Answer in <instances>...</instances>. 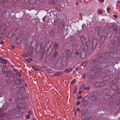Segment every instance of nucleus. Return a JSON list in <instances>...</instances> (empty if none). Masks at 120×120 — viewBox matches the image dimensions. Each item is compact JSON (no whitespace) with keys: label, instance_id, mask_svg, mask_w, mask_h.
<instances>
[{"label":"nucleus","instance_id":"1","mask_svg":"<svg viewBox=\"0 0 120 120\" xmlns=\"http://www.w3.org/2000/svg\"><path fill=\"white\" fill-rule=\"evenodd\" d=\"M97 55L98 56L97 57V58L94 61L91 60L90 61V63L94 65H96V66H97V65H98V61H99H99L101 60V58L102 57H104L105 56H107L104 53H102L100 54H98ZM99 66L96 67V66H94L91 68V70L92 71H94L96 70H97V71L98 70H100L101 68H99Z\"/></svg>","mask_w":120,"mask_h":120},{"label":"nucleus","instance_id":"2","mask_svg":"<svg viewBox=\"0 0 120 120\" xmlns=\"http://www.w3.org/2000/svg\"><path fill=\"white\" fill-rule=\"evenodd\" d=\"M97 39L96 38H94L92 41H88V44L87 46V48L88 50H89L88 52L89 53H90L91 52L89 51V50L91 51L93 49L94 45L95 47L97 43Z\"/></svg>","mask_w":120,"mask_h":120},{"label":"nucleus","instance_id":"3","mask_svg":"<svg viewBox=\"0 0 120 120\" xmlns=\"http://www.w3.org/2000/svg\"><path fill=\"white\" fill-rule=\"evenodd\" d=\"M80 55L81 58L82 59L84 58L86 55V52L85 50L84 49L82 50L81 52Z\"/></svg>","mask_w":120,"mask_h":120},{"label":"nucleus","instance_id":"4","mask_svg":"<svg viewBox=\"0 0 120 120\" xmlns=\"http://www.w3.org/2000/svg\"><path fill=\"white\" fill-rule=\"evenodd\" d=\"M105 84V83L104 82H98L94 83V85L96 87H100L104 86Z\"/></svg>","mask_w":120,"mask_h":120},{"label":"nucleus","instance_id":"5","mask_svg":"<svg viewBox=\"0 0 120 120\" xmlns=\"http://www.w3.org/2000/svg\"><path fill=\"white\" fill-rule=\"evenodd\" d=\"M58 1L61 2L62 1V0H56ZM48 3L49 4H51L53 5H54L56 4V2L55 0H49L48 1Z\"/></svg>","mask_w":120,"mask_h":120},{"label":"nucleus","instance_id":"6","mask_svg":"<svg viewBox=\"0 0 120 120\" xmlns=\"http://www.w3.org/2000/svg\"><path fill=\"white\" fill-rule=\"evenodd\" d=\"M26 106V104L24 103H22L21 104H19L16 106V107L18 108H24Z\"/></svg>","mask_w":120,"mask_h":120},{"label":"nucleus","instance_id":"7","mask_svg":"<svg viewBox=\"0 0 120 120\" xmlns=\"http://www.w3.org/2000/svg\"><path fill=\"white\" fill-rule=\"evenodd\" d=\"M105 40V37L103 35L101 36L100 38L99 43L101 44H103Z\"/></svg>","mask_w":120,"mask_h":120},{"label":"nucleus","instance_id":"8","mask_svg":"<svg viewBox=\"0 0 120 120\" xmlns=\"http://www.w3.org/2000/svg\"><path fill=\"white\" fill-rule=\"evenodd\" d=\"M106 75V73L105 72H103L102 73L101 75V76H100V77L101 78H103V77H104L103 80H104L105 81H106L108 79H105V77H108L109 76V75L107 76L106 77H105V75Z\"/></svg>","mask_w":120,"mask_h":120},{"label":"nucleus","instance_id":"9","mask_svg":"<svg viewBox=\"0 0 120 120\" xmlns=\"http://www.w3.org/2000/svg\"><path fill=\"white\" fill-rule=\"evenodd\" d=\"M78 43H75L73 45L72 49L74 51L76 50L78 47Z\"/></svg>","mask_w":120,"mask_h":120},{"label":"nucleus","instance_id":"10","mask_svg":"<svg viewBox=\"0 0 120 120\" xmlns=\"http://www.w3.org/2000/svg\"><path fill=\"white\" fill-rule=\"evenodd\" d=\"M63 23L62 22H60V23L58 25V30L60 31L63 26Z\"/></svg>","mask_w":120,"mask_h":120},{"label":"nucleus","instance_id":"11","mask_svg":"<svg viewBox=\"0 0 120 120\" xmlns=\"http://www.w3.org/2000/svg\"><path fill=\"white\" fill-rule=\"evenodd\" d=\"M110 90L109 89H105L102 91L103 93L105 94H109L110 92Z\"/></svg>","mask_w":120,"mask_h":120},{"label":"nucleus","instance_id":"12","mask_svg":"<svg viewBox=\"0 0 120 120\" xmlns=\"http://www.w3.org/2000/svg\"><path fill=\"white\" fill-rule=\"evenodd\" d=\"M117 42H118L117 41L115 40H112L110 42L111 44L115 46L116 45Z\"/></svg>","mask_w":120,"mask_h":120},{"label":"nucleus","instance_id":"13","mask_svg":"<svg viewBox=\"0 0 120 120\" xmlns=\"http://www.w3.org/2000/svg\"><path fill=\"white\" fill-rule=\"evenodd\" d=\"M111 89L115 90H116L117 89V86L115 84L111 85Z\"/></svg>","mask_w":120,"mask_h":120},{"label":"nucleus","instance_id":"14","mask_svg":"<svg viewBox=\"0 0 120 120\" xmlns=\"http://www.w3.org/2000/svg\"><path fill=\"white\" fill-rule=\"evenodd\" d=\"M110 29V27L108 25H105V30L107 31V32H108Z\"/></svg>","mask_w":120,"mask_h":120},{"label":"nucleus","instance_id":"15","mask_svg":"<svg viewBox=\"0 0 120 120\" xmlns=\"http://www.w3.org/2000/svg\"><path fill=\"white\" fill-rule=\"evenodd\" d=\"M0 62L2 63L3 64H5L7 63V61L5 59L2 58L0 60Z\"/></svg>","mask_w":120,"mask_h":120},{"label":"nucleus","instance_id":"16","mask_svg":"<svg viewBox=\"0 0 120 120\" xmlns=\"http://www.w3.org/2000/svg\"><path fill=\"white\" fill-rule=\"evenodd\" d=\"M111 29L114 32L117 31V29L116 27V26L114 25H112L111 27Z\"/></svg>","mask_w":120,"mask_h":120},{"label":"nucleus","instance_id":"17","mask_svg":"<svg viewBox=\"0 0 120 120\" xmlns=\"http://www.w3.org/2000/svg\"><path fill=\"white\" fill-rule=\"evenodd\" d=\"M118 81V79L117 78H116L114 80H113L112 82L111 83H113L116 84L117 83Z\"/></svg>","mask_w":120,"mask_h":120},{"label":"nucleus","instance_id":"18","mask_svg":"<svg viewBox=\"0 0 120 120\" xmlns=\"http://www.w3.org/2000/svg\"><path fill=\"white\" fill-rule=\"evenodd\" d=\"M90 99L92 101H94L96 100V98L95 96L92 95L90 97Z\"/></svg>","mask_w":120,"mask_h":120},{"label":"nucleus","instance_id":"19","mask_svg":"<svg viewBox=\"0 0 120 120\" xmlns=\"http://www.w3.org/2000/svg\"><path fill=\"white\" fill-rule=\"evenodd\" d=\"M58 52L57 51H56L54 52L53 56L54 57H56V56L58 55Z\"/></svg>","mask_w":120,"mask_h":120},{"label":"nucleus","instance_id":"20","mask_svg":"<svg viewBox=\"0 0 120 120\" xmlns=\"http://www.w3.org/2000/svg\"><path fill=\"white\" fill-rule=\"evenodd\" d=\"M72 71V68H69L65 70V72H69Z\"/></svg>","mask_w":120,"mask_h":120},{"label":"nucleus","instance_id":"21","mask_svg":"<svg viewBox=\"0 0 120 120\" xmlns=\"http://www.w3.org/2000/svg\"><path fill=\"white\" fill-rule=\"evenodd\" d=\"M11 75V73L10 71H8L7 73V77H9Z\"/></svg>","mask_w":120,"mask_h":120},{"label":"nucleus","instance_id":"22","mask_svg":"<svg viewBox=\"0 0 120 120\" xmlns=\"http://www.w3.org/2000/svg\"><path fill=\"white\" fill-rule=\"evenodd\" d=\"M58 22V21L57 20V19H55L54 21V24L55 25H57Z\"/></svg>","mask_w":120,"mask_h":120},{"label":"nucleus","instance_id":"23","mask_svg":"<svg viewBox=\"0 0 120 120\" xmlns=\"http://www.w3.org/2000/svg\"><path fill=\"white\" fill-rule=\"evenodd\" d=\"M87 63L88 61H86L82 64V65L83 67H85L86 66V64Z\"/></svg>","mask_w":120,"mask_h":120},{"label":"nucleus","instance_id":"24","mask_svg":"<svg viewBox=\"0 0 120 120\" xmlns=\"http://www.w3.org/2000/svg\"><path fill=\"white\" fill-rule=\"evenodd\" d=\"M105 98L106 99H108L110 98V96L109 95H106L105 96Z\"/></svg>","mask_w":120,"mask_h":120},{"label":"nucleus","instance_id":"25","mask_svg":"<svg viewBox=\"0 0 120 120\" xmlns=\"http://www.w3.org/2000/svg\"><path fill=\"white\" fill-rule=\"evenodd\" d=\"M58 44L56 43H55L54 46L55 49H56L58 47Z\"/></svg>","mask_w":120,"mask_h":120},{"label":"nucleus","instance_id":"26","mask_svg":"<svg viewBox=\"0 0 120 120\" xmlns=\"http://www.w3.org/2000/svg\"><path fill=\"white\" fill-rule=\"evenodd\" d=\"M116 98V96L114 94H113L111 98L112 99H115Z\"/></svg>","mask_w":120,"mask_h":120},{"label":"nucleus","instance_id":"27","mask_svg":"<svg viewBox=\"0 0 120 120\" xmlns=\"http://www.w3.org/2000/svg\"><path fill=\"white\" fill-rule=\"evenodd\" d=\"M82 117V119L83 120H86V116L85 115L81 116Z\"/></svg>","mask_w":120,"mask_h":120},{"label":"nucleus","instance_id":"28","mask_svg":"<svg viewBox=\"0 0 120 120\" xmlns=\"http://www.w3.org/2000/svg\"><path fill=\"white\" fill-rule=\"evenodd\" d=\"M102 13V11L101 9H100L98 11V13L99 14H101Z\"/></svg>","mask_w":120,"mask_h":120},{"label":"nucleus","instance_id":"29","mask_svg":"<svg viewBox=\"0 0 120 120\" xmlns=\"http://www.w3.org/2000/svg\"><path fill=\"white\" fill-rule=\"evenodd\" d=\"M85 87L84 85H82L80 87V88L81 89H83Z\"/></svg>","mask_w":120,"mask_h":120},{"label":"nucleus","instance_id":"30","mask_svg":"<svg viewBox=\"0 0 120 120\" xmlns=\"http://www.w3.org/2000/svg\"><path fill=\"white\" fill-rule=\"evenodd\" d=\"M82 97V96L81 95H80L79 96H78V97H77V98L78 100H80V99H81V98Z\"/></svg>","mask_w":120,"mask_h":120},{"label":"nucleus","instance_id":"31","mask_svg":"<svg viewBox=\"0 0 120 120\" xmlns=\"http://www.w3.org/2000/svg\"><path fill=\"white\" fill-rule=\"evenodd\" d=\"M75 80H73L71 82V84H74L75 83Z\"/></svg>","mask_w":120,"mask_h":120},{"label":"nucleus","instance_id":"32","mask_svg":"<svg viewBox=\"0 0 120 120\" xmlns=\"http://www.w3.org/2000/svg\"><path fill=\"white\" fill-rule=\"evenodd\" d=\"M29 33H27L25 35L26 38H28L29 36Z\"/></svg>","mask_w":120,"mask_h":120},{"label":"nucleus","instance_id":"33","mask_svg":"<svg viewBox=\"0 0 120 120\" xmlns=\"http://www.w3.org/2000/svg\"><path fill=\"white\" fill-rule=\"evenodd\" d=\"M80 104V103L79 101H77V103H76V105H79Z\"/></svg>","mask_w":120,"mask_h":120},{"label":"nucleus","instance_id":"34","mask_svg":"<svg viewBox=\"0 0 120 120\" xmlns=\"http://www.w3.org/2000/svg\"><path fill=\"white\" fill-rule=\"evenodd\" d=\"M84 79H85L86 77V75L85 73L84 74L82 75Z\"/></svg>","mask_w":120,"mask_h":120},{"label":"nucleus","instance_id":"35","mask_svg":"<svg viewBox=\"0 0 120 120\" xmlns=\"http://www.w3.org/2000/svg\"><path fill=\"white\" fill-rule=\"evenodd\" d=\"M85 113L83 111H82L81 113V116L84 115Z\"/></svg>","mask_w":120,"mask_h":120},{"label":"nucleus","instance_id":"36","mask_svg":"<svg viewBox=\"0 0 120 120\" xmlns=\"http://www.w3.org/2000/svg\"><path fill=\"white\" fill-rule=\"evenodd\" d=\"M26 117L27 119H30V115L29 114H27L26 115Z\"/></svg>","mask_w":120,"mask_h":120},{"label":"nucleus","instance_id":"37","mask_svg":"<svg viewBox=\"0 0 120 120\" xmlns=\"http://www.w3.org/2000/svg\"><path fill=\"white\" fill-rule=\"evenodd\" d=\"M84 89L85 90H90L89 87V86H88L87 87H85Z\"/></svg>","mask_w":120,"mask_h":120},{"label":"nucleus","instance_id":"38","mask_svg":"<svg viewBox=\"0 0 120 120\" xmlns=\"http://www.w3.org/2000/svg\"><path fill=\"white\" fill-rule=\"evenodd\" d=\"M111 9L110 8V7H108L107 8V12L109 13V11Z\"/></svg>","mask_w":120,"mask_h":120},{"label":"nucleus","instance_id":"39","mask_svg":"<svg viewBox=\"0 0 120 120\" xmlns=\"http://www.w3.org/2000/svg\"><path fill=\"white\" fill-rule=\"evenodd\" d=\"M47 71L48 72H50V73H51L52 72V71L50 70V69H48L47 70Z\"/></svg>","mask_w":120,"mask_h":120},{"label":"nucleus","instance_id":"40","mask_svg":"<svg viewBox=\"0 0 120 120\" xmlns=\"http://www.w3.org/2000/svg\"><path fill=\"white\" fill-rule=\"evenodd\" d=\"M75 54L77 56V55L78 56L79 55V53L77 52H76L75 53Z\"/></svg>","mask_w":120,"mask_h":120},{"label":"nucleus","instance_id":"41","mask_svg":"<svg viewBox=\"0 0 120 120\" xmlns=\"http://www.w3.org/2000/svg\"><path fill=\"white\" fill-rule=\"evenodd\" d=\"M47 18V17L46 16H45L43 18V20L44 21L46 19V18Z\"/></svg>","mask_w":120,"mask_h":120},{"label":"nucleus","instance_id":"42","mask_svg":"<svg viewBox=\"0 0 120 120\" xmlns=\"http://www.w3.org/2000/svg\"><path fill=\"white\" fill-rule=\"evenodd\" d=\"M74 113L75 114V116H76V111L75 109L74 111Z\"/></svg>","mask_w":120,"mask_h":120},{"label":"nucleus","instance_id":"43","mask_svg":"<svg viewBox=\"0 0 120 120\" xmlns=\"http://www.w3.org/2000/svg\"><path fill=\"white\" fill-rule=\"evenodd\" d=\"M23 56H25V57H27L28 56V55L26 54V53H24L23 54Z\"/></svg>","mask_w":120,"mask_h":120},{"label":"nucleus","instance_id":"44","mask_svg":"<svg viewBox=\"0 0 120 120\" xmlns=\"http://www.w3.org/2000/svg\"><path fill=\"white\" fill-rule=\"evenodd\" d=\"M110 36H111L112 34H113V32L112 31H111V32H110Z\"/></svg>","mask_w":120,"mask_h":120},{"label":"nucleus","instance_id":"45","mask_svg":"<svg viewBox=\"0 0 120 120\" xmlns=\"http://www.w3.org/2000/svg\"><path fill=\"white\" fill-rule=\"evenodd\" d=\"M31 111H30L28 112V114H29V115H31Z\"/></svg>","mask_w":120,"mask_h":120},{"label":"nucleus","instance_id":"46","mask_svg":"<svg viewBox=\"0 0 120 120\" xmlns=\"http://www.w3.org/2000/svg\"><path fill=\"white\" fill-rule=\"evenodd\" d=\"M76 110L77 111H78L79 112H80L81 111L80 110L79 108L76 109Z\"/></svg>","mask_w":120,"mask_h":120},{"label":"nucleus","instance_id":"47","mask_svg":"<svg viewBox=\"0 0 120 120\" xmlns=\"http://www.w3.org/2000/svg\"><path fill=\"white\" fill-rule=\"evenodd\" d=\"M4 43V42L3 41H1L0 42V44H3Z\"/></svg>","mask_w":120,"mask_h":120},{"label":"nucleus","instance_id":"48","mask_svg":"<svg viewBox=\"0 0 120 120\" xmlns=\"http://www.w3.org/2000/svg\"><path fill=\"white\" fill-rule=\"evenodd\" d=\"M81 40V41H82V39H84V40H85V39L83 37H81L80 38Z\"/></svg>","mask_w":120,"mask_h":120},{"label":"nucleus","instance_id":"49","mask_svg":"<svg viewBox=\"0 0 120 120\" xmlns=\"http://www.w3.org/2000/svg\"><path fill=\"white\" fill-rule=\"evenodd\" d=\"M117 95L119 97H120V91L119 92Z\"/></svg>","mask_w":120,"mask_h":120},{"label":"nucleus","instance_id":"50","mask_svg":"<svg viewBox=\"0 0 120 120\" xmlns=\"http://www.w3.org/2000/svg\"><path fill=\"white\" fill-rule=\"evenodd\" d=\"M68 60H72V58L71 57H70L69 58H68Z\"/></svg>","mask_w":120,"mask_h":120},{"label":"nucleus","instance_id":"51","mask_svg":"<svg viewBox=\"0 0 120 120\" xmlns=\"http://www.w3.org/2000/svg\"><path fill=\"white\" fill-rule=\"evenodd\" d=\"M77 92V89L76 88H75L74 90V93H75Z\"/></svg>","mask_w":120,"mask_h":120},{"label":"nucleus","instance_id":"52","mask_svg":"<svg viewBox=\"0 0 120 120\" xmlns=\"http://www.w3.org/2000/svg\"><path fill=\"white\" fill-rule=\"evenodd\" d=\"M114 17L115 18H117V16L116 15H114Z\"/></svg>","mask_w":120,"mask_h":120},{"label":"nucleus","instance_id":"53","mask_svg":"<svg viewBox=\"0 0 120 120\" xmlns=\"http://www.w3.org/2000/svg\"><path fill=\"white\" fill-rule=\"evenodd\" d=\"M12 49H13L14 48V45H12L11 46Z\"/></svg>","mask_w":120,"mask_h":120},{"label":"nucleus","instance_id":"54","mask_svg":"<svg viewBox=\"0 0 120 120\" xmlns=\"http://www.w3.org/2000/svg\"><path fill=\"white\" fill-rule=\"evenodd\" d=\"M82 92V91H80L79 92V94H80Z\"/></svg>","mask_w":120,"mask_h":120},{"label":"nucleus","instance_id":"55","mask_svg":"<svg viewBox=\"0 0 120 120\" xmlns=\"http://www.w3.org/2000/svg\"><path fill=\"white\" fill-rule=\"evenodd\" d=\"M22 89L23 90H24V88L23 87H21L20 88V89Z\"/></svg>","mask_w":120,"mask_h":120},{"label":"nucleus","instance_id":"56","mask_svg":"<svg viewBox=\"0 0 120 120\" xmlns=\"http://www.w3.org/2000/svg\"><path fill=\"white\" fill-rule=\"evenodd\" d=\"M79 69L78 68H76L75 69V70L76 71H77L79 70Z\"/></svg>","mask_w":120,"mask_h":120},{"label":"nucleus","instance_id":"57","mask_svg":"<svg viewBox=\"0 0 120 120\" xmlns=\"http://www.w3.org/2000/svg\"><path fill=\"white\" fill-rule=\"evenodd\" d=\"M28 60H30V61H32V59H31V58H29L28 59Z\"/></svg>","mask_w":120,"mask_h":120},{"label":"nucleus","instance_id":"58","mask_svg":"<svg viewBox=\"0 0 120 120\" xmlns=\"http://www.w3.org/2000/svg\"><path fill=\"white\" fill-rule=\"evenodd\" d=\"M25 60L26 61H28L29 62H30L29 61H28V59H25Z\"/></svg>","mask_w":120,"mask_h":120},{"label":"nucleus","instance_id":"59","mask_svg":"<svg viewBox=\"0 0 120 120\" xmlns=\"http://www.w3.org/2000/svg\"><path fill=\"white\" fill-rule=\"evenodd\" d=\"M78 3L77 2H76L75 3V4L76 5H78Z\"/></svg>","mask_w":120,"mask_h":120},{"label":"nucleus","instance_id":"60","mask_svg":"<svg viewBox=\"0 0 120 120\" xmlns=\"http://www.w3.org/2000/svg\"><path fill=\"white\" fill-rule=\"evenodd\" d=\"M17 80L19 81L20 82H21V80L20 79H18Z\"/></svg>","mask_w":120,"mask_h":120},{"label":"nucleus","instance_id":"61","mask_svg":"<svg viewBox=\"0 0 120 120\" xmlns=\"http://www.w3.org/2000/svg\"><path fill=\"white\" fill-rule=\"evenodd\" d=\"M98 27H96V30H97V29H98Z\"/></svg>","mask_w":120,"mask_h":120},{"label":"nucleus","instance_id":"62","mask_svg":"<svg viewBox=\"0 0 120 120\" xmlns=\"http://www.w3.org/2000/svg\"><path fill=\"white\" fill-rule=\"evenodd\" d=\"M64 5L65 6H66L67 5V4H64Z\"/></svg>","mask_w":120,"mask_h":120},{"label":"nucleus","instance_id":"63","mask_svg":"<svg viewBox=\"0 0 120 120\" xmlns=\"http://www.w3.org/2000/svg\"><path fill=\"white\" fill-rule=\"evenodd\" d=\"M83 25H84V26H85V24H84V25H82V27H83Z\"/></svg>","mask_w":120,"mask_h":120},{"label":"nucleus","instance_id":"64","mask_svg":"<svg viewBox=\"0 0 120 120\" xmlns=\"http://www.w3.org/2000/svg\"><path fill=\"white\" fill-rule=\"evenodd\" d=\"M120 1H118V2H119Z\"/></svg>","mask_w":120,"mask_h":120}]
</instances>
